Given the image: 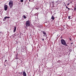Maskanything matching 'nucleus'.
Masks as SVG:
<instances>
[{
	"mask_svg": "<svg viewBox=\"0 0 76 76\" xmlns=\"http://www.w3.org/2000/svg\"><path fill=\"white\" fill-rule=\"evenodd\" d=\"M61 42L62 45H64L65 46H68V45L66 44V42L64 39H62L61 40Z\"/></svg>",
	"mask_w": 76,
	"mask_h": 76,
	"instance_id": "1",
	"label": "nucleus"
},
{
	"mask_svg": "<svg viewBox=\"0 0 76 76\" xmlns=\"http://www.w3.org/2000/svg\"><path fill=\"white\" fill-rule=\"evenodd\" d=\"M13 2L12 1H10L9 2V5L10 9H12L13 7Z\"/></svg>",
	"mask_w": 76,
	"mask_h": 76,
	"instance_id": "2",
	"label": "nucleus"
},
{
	"mask_svg": "<svg viewBox=\"0 0 76 76\" xmlns=\"http://www.w3.org/2000/svg\"><path fill=\"white\" fill-rule=\"evenodd\" d=\"M26 27H28L30 26V21H29V20H28L26 21Z\"/></svg>",
	"mask_w": 76,
	"mask_h": 76,
	"instance_id": "3",
	"label": "nucleus"
},
{
	"mask_svg": "<svg viewBox=\"0 0 76 76\" xmlns=\"http://www.w3.org/2000/svg\"><path fill=\"white\" fill-rule=\"evenodd\" d=\"M7 9H8V6L7 5L5 4L4 6V10L6 11L7 10Z\"/></svg>",
	"mask_w": 76,
	"mask_h": 76,
	"instance_id": "4",
	"label": "nucleus"
},
{
	"mask_svg": "<svg viewBox=\"0 0 76 76\" xmlns=\"http://www.w3.org/2000/svg\"><path fill=\"white\" fill-rule=\"evenodd\" d=\"M16 26H15L14 27V30L13 32L14 33H15V32H16Z\"/></svg>",
	"mask_w": 76,
	"mask_h": 76,
	"instance_id": "5",
	"label": "nucleus"
},
{
	"mask_svg": "<svg viewBox=\"0 0 76 76\" xmlns=\"http://www.w3.org/2000/svg\"><path fill=\"white\" fill-rule=\"evenodd\" d=\"M16 35H19V34L18 33H15V34H14L13 37H15V36H16Z\"/></svg>",
	"mask_w": 76,
	"mask_h": 76,
	"instance_id": "6",
	"label": "nucleus"
},
{
	"mask_svg": "<svg viewBox=\"0 0 76 76\" xmlns=\"http://www.w3.org/2000/svg\"><path fill=\"white\" fill-rule=\"evenodd\" d=\"M23 76H26V72H23Z\"/></svg>",
	"mask_w": 76,
	"mask_h": 76,
	"instance_id": "7",
	"label": "nucleus"
},
{
	"mask_svg": "<svg viewBox=\"0 0 76 76\" xmlns=\"http://www.w3.org/2000/svg\"><path fill=\"white\" fill-rule=\"evenodd\" d=\"M25 48H24L23 49H22V52H23V53L25 52Z\"/></svg>",
	"mask_w": 76,
	"mask_h": 76,
	"instance_id": "8",
	"label": "nucleus"
},
{
	"mask_svg": "<svg viewBox=\"0 0 76 76\" xmlns=\"http://www.w3.org/2000/svg\"><path fill=\"white\" fill-rule=\"evenodd\" d=\"M54 19H55V18L54 17V16H52L51 19L54 20Z\"/></svg>",
	"mask_w": 76,
	"mask_h": 76,
	"instance_id": "9",
	"label": "nucleus"
},
{
	"mask_svg": "<svg viewBox=\"0 0 76 76\" xmlns=\"http://www.w3.org/2000/svg\"><path fill=\"white\" fill-rule=\"evenodd\" d=\"M42 32L43 34H44V35H46V33L45 31H42Z\"/></svg>",
	"mask_w": 76,
	"mask_h": 76,
	"instance_id": "10",
	"label": "nucleus"
},
{
	"mask_svg": "<svg viewBox=\"0 0 76 76\" xmlns=\"http://www.w3.org/2000/svg\"><path fill=\"white\" fill-rule=\"evenodd\" d=\"M10 17H5L4 18V19H7V18H10Z\"/></svg>",
	"mask_w": 76,
	"mask_h": 76,
	"instance_id": "11",
	"label": "nucleus"
},
{
	"mask_svg": "<svg viewBox=\"0 0 76 76\" xmlns=\"http://www.w3.org/2000/svg\"><path fill=\"white\" fill-rule=\"evenodd\" d=\"M76 10V4H75V7L74 11H75Z\"/></svg>",
	"mask_w": 76,
	"mask_h": 76,
	"instance_id": "12",
	"label": "nucleus"
},
{
	"mask_svg": "<svg viewBox=\"0 0 76 76\" xmlns=\"http://www.w3.org/2000/svg\"><path fill=\"white\" fill-rule=\"evenodd\" d=\"M23 18L24 19H26V16H25V15H23Z\"/></svg>",
	"mask_w": 76,
	"mask_h": 76,
	"instance_id": "13",
	"label": "nucleus"
},
{
	"mask_svg": "<svg viewBox=\"0 0 76 76\" xmlns=\"http://www.w3.org/2000/svg\"><path fill=\"white\" fill-rule=\"evenodd\" d=\"M20 1L22 3L23 2V0H20Z\"/></svg>",
	"mask_w": 76,
	"mask_h": 76,
	"instance_id": "14",
	"label": "nucleus"
},
{
	"mask_svg": "<svg viewBox=\"0 0 76 76\" xmlns=\"http://www.w3.org/2000/svg\"><path fill=\"white\" fill-rule=\"evenodd\" d=\"M70 18H71V16H68V19H70Z\"/></svg>",
	"mask_w": 76,
	"mask_h": 76,
	"instance_id": "15",
	"label": "nucleus"
},
{
	"mask_svg": "<svg viewBox=\"0 0 76 76\" xmlns=\"http://www.w3.org/2000/svg\"><path fill=\"white\" fill-rule=\"evenodd\" d=\"M65 6H66V9H68V7H67V6H66V5H65Z\"/></svg>",
	"mask_w": 76,
	"mask_h": 76,
	"instance_id": "16",
	"label": "nucleus"
},
{
	"mask_svg": "<svg viewBox=\"0 0 76 76\" xmlns=\"http://www.w3.org/2000/svg\"><path fill=\"white\" fill-rule=\"evenodd\" d=\"M58 63H59V62H60V60H59L58 61Z\"/></svg>",
	"mask_w": 76,
	"mask_h": 76,
	"instance_id": "17",
	"label": "nucleus"
},
{
	"mask_svg": "<svg viewBox=\"0 0 76 76\" xmlns=\"http://www.w3.org/2000/svg\"><path fill=\"white\" fill-rule=\"evenodd\" d=\"M69 4H70V3L68 4H67V6H69Z\"/></svg>",
	"mask_w": 76,
	"mask_h": 76,
	"instance_id": "18",
	"label": "nucleus"
},
{
	"mask_svg": "<svg viewBox=\"0 0 76 76\" xmlns=\"http://www.w3.org/2000/svg\"><path fill=\"white\" fill-rule=\"evenodd\" d=\"M73 44V42H72L71 43V44H72V45Z\"/></svg>",
	"mask_w": 76,
	"mask_h": 76,
	"instance_id": "19",
	"label": "nucleus"
},
{
	"mask_svg": "<svg viewBox=\"0 0 76 76\" xmlns=\"http://www.w3.org/2000/svg\"><path fill=\"white\" fill-rule=\"evenodd\" d=\"M6 61H7V60H5V62H6Z\"/></svg>",
	"mask_w": 76,
	"mask_h": 76,
	"instance_id": "20",
	"label": "nucleus"
},
{
	"mask_svg": "<svg viewBox=\"0 0 76 76\" xmlns=\"http://www.w3.org/2000/svg\"><path fill=\"white\" fill-rule=\"evenodd\" d=\"M69 40L70 41H71L72 40V39H70Z\"/></svg>",
	"mask_w": 76,
	"mask_h": 76,
	"instance_id": "21",
	"label": "nucleus"
},
{
	"mask_svg": "<svg viewBox=\"0 0 76 76\" xmlns=\"http://www.w3.org/2000/svg\"><path fill=\"white\" fill-rule=\"evenodd\" d=\"M0 34H2L1 31L0 32Z\"/></svg>",
	"mask_w": 76,
	"mask_h": 76,
	"instance_id": "22",
	"label": "nucleus"
},
{
	"mask_svg": "<svg viewBox=\"0 0 76 76\" xmlns=\"http://www.w3.org/2000/svg\"><path fill=\"white\" fill-rule=\"evenodd\" d=\"M62 46H60V48H61V47Z\"/></svg>",
	"mask_w": 76,
	"mask_h": 76,
	"instance_id": "23",
	"label": "nucleus"
},
{
	"mask_svg": "<svg viewBox=\"0 0 76 76\" xmlns=\"http://www.w3.org/2000/svg\"><path fill=\"white\" fill-rule=\"evenodd\" d=\"M42 41H44V39H42Z\"/></svg>",
	"mask_w": 76,
	"mask_h": 76,
	"instance_id": "24",
	"label": "nucleus"
},
{
	"mask_svg": "<svg viewBox=\"0 0 76 76\" xmlns=\"http://www.w3.org/2000/svg\"><path fill=\"white\" fill-rule=\"evenodd\" d=\"M68 10H70V8H68Z\"/></svg>",
	"mask_w": 76,
	"mask_h": 76,
	"instance_id": "25",
	"label": "nucleus"
},
{
	"mask_svg": "<svg viewBox=\"0 0 76 76\" xmlns=\"http://www.w3.org/2000/svg\"><path fill=\"white\" fill-rule=\"evenodd\" d=\"M4 65H5V67H6V65L5 64Z\"/></svg>",
	"mask_w": 76,
	"mask_h": 76,
	"instance_id": "26",
	"label": "nucleus"
},
{
	"mask_svg": "<svg viewBox=\"0 0 76 76\" xmlns=\"http://www.w3.org/2000/svg\"><path fill=\"white\" fill-rule=\"evenodd\" d=\"M72 46V45L71 44V46Z\"/></svg>",
	"mask_w": 76,
	"mask_h": 76,
	"instance_id": "27",
	"label": "nucleus"
},
{
	"mask_svg": "<svg viewBox=\"0 0 76 76\" xmlns=\"http://www.w3.org/2000/svg\"><path fill=\"white\" fill-rule=\"evenodd\" d=\"M43 37H45V35H43Z\"/></svg>",
	"mask_w": 76,
	"mask_h": 76,
	"instance_id": "28",
	"label": "nucleus"
},
{
	"mask_svg": "<svg viewBox=\"0 0 76 76\" xmlns=\"http://www.w3.org/2000/svg\"><path fill=\"white\" fill-rule=\"evenodd\" d=\"M20 60V61H21V60Z\"/></svg>",
	"mask_w": 76,
	"mask_h": 76,
	"instance_id": "29",
	"label": "nucleus"
},
{
	"mask_svg": "<svg viewBox=\"0 0 76 76\" xmlns=\"http://www.w3.org/2000/svg\"><path fill=\"white\" fill-rule=\"evenodd\" d=\"M3 20L4 21V20Z\"/></svg>",
	"mask_w": 76,
	"mask_h": 76,
	"instance_id": "30",
	"label": "nucleus"
},
{
	"mask_svg": "<svg viewBox=\"0 0 76 76\" xmlns=\"http://www.w3.org/2000/svg\"><path fill=\"white\" fill-rule=\"evenodd\" d=\"M71 3H72V2H71Z\"/></svg>",
	"mask_w": 76,
	"mask_h": 76,
	"instance_id": "31",
	"label": "nucleus"
},
{
	"mask_svg": "<svg viewBox=\"0 0 76 76\" xmlns=\"http://www.w3.org/2000/svg\"><path fill=\"white\" fill-rule=\"evenodd\" d=\"M29 1H30V0H29Z\"/></svg>",
	"mask_w": 76,
	"mask_h": 76,
	"instance_id": "32",
	"label": "nucleus"
},
{
	"mask_svg": "<svg viewBox=\"0 0 76 76\" xmlns=\"http://www.w3.org/2000/svg\"><path fill=\"white\" fill-rule=\"evenodd\" d=\"M4 21H5V20H4Z\"/></svg>",
	"mask_w": 76,
	"mask_h": 76,
	"instance_id": "33",
	"label": "nucleus"
}]
</instances>
